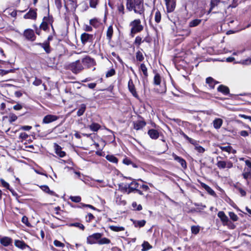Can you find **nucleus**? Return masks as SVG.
I'll use <instances>...</instances> for the list:
<instances>
[{"mask_svg": "<svg viewBox=\"0 0 251 251\" xmlns=\"http://www.w3.org/2000/svg\"><path fill=\"white\" fill-rule=\"evenodd\" d=\"M126 6L129 11L133 10L135 13L144 17L145 8L143 0H126Z\"/></svg>", "mask_w": 251, "mask_h": 251, "instance_id": "1", "label": "nucleus"}, {"mask_svg": "<svg viewBox=\"0 0 251 251\" xmlns=\"http://www.w3.org/2000/svg\"><path fill=\"white\" fill-rule=\"evenodd\" d=\"M102 234L100 233H94L87 238V243L89 244H98L99 245L108 244L110 240L105 237L101 238Z\"/></svg>", "mask_w": 251, "mask_h": 251, "instance_id": "2", "label": "nucleus"}, {"mask_svg": "<svg viewBox=\"0 0 251 251\" xmlns=\"http://www.w3.org/2000/svg\"><path fill=\"white\" fill-rule=\"evenodd\" d=\"M130 25L131 26V34H134L137 32H139L143 29V26L141 25V21L139 19L134 20L130 23Z\"/></svg>", "mask_w": 251, "mask_h": 251, "instance_id": "3", "label": "nucleus"}, {"mask_svg": "<svg viewBox=\"0 0 251 251\" xmlns=\"http://www.w3.org/2000/svg\"><path fill=\"white\" fill-rule=\"evenodd\" d=\"M70 69L73 73L77 74L82 71L84 67L79 60H77L70 64Z\"/></svg>", "mask_w": 251, "mask_h": 251, "instance_id": "4", "label": "nucleus"}, {"mask_svg": "<svg viewBox=\"0 0 251 251\" xmlns=\"http://www.w3.org/2000/svg\"><path fill=\"white\" fill-rule=\"evenodd\" d=\"M216 165L220 169H230L233 167V163L230 161H222L219 160L217 161Z\"/></svg>", "mask_w": 251, "mask_h": 251, "instance_id": "5", "label": "nucleus"}, {"mask_svg": "<svg viewBox=\"0 0 251 251\" xmlns=\"http://www.w3.org/2000/svg\"><path fill=\"white\" fill-rule=\"evenodd\" d=\"M52 22V19L50 17H44L42 23L40 25V28L42 29L44 31L47 30L49 28L48 25L51 24Z\"/></svg>", "mask_w": 251, "mask_h": 251, "instance_id": "6", "label": "nucleus"}, {"mask_svg": "<svg viewBox=\"0 0 251 251\" xmlns=\"http://www.w3.org/2000/svg\"><path fill=\"white\" fill-rule=\"evenodd\" d=\"M168 12H172L176 8V0H165Z\"/></svg>", "mask_w": 251, "mask_h": 251, "instance_id": "7", "label": "nucleus"}, {"mask_svg": "<svg viewBox=\"0 0 251 251\" xmlns=\"http://www.w3.org/2000/svg\"><path fill=\"white\" fill-rule=\"evenodd\" d=\"M93 35L86 33H83L81 35V41L82 44L85 45L87 42H91L93 40Z\"/></svg>", "mask_w": 251, "mask_h": 251, "instance_id": "8", "label": "nucleus"}, {"mask_svg": "<svg viewBox=\"0 0 251 251\" xmlns=\"http://www.w3.org/2000/svg\"><path fill=\"white\" fill-rule=\"evenodd\" d=\"M82 63H83V66L87 68H90V67L94 66L95 64L94 60L88 56L83 58L82 60Z\"/></svg>", "mask_w": 251, "mask_h": 251, "instance_id": "9", "label": "nucleus"}, {"mask_svg": "<svg viewBox=\"0 0 251 251\" xmlns=\"http://www.w3.org/2000/svg\"><path fill=\"white\" fill-rule=\"evenodd\" d=\"M0 243L4 247L10 246L12 243V239L7 236L1 237L0 235Z\"/></svg>", "mask_w": 251, "mask_h": 251, "instance_id": "10", "label": "nucleus"}, {"mask_svg": "<svg viewBox=\"0 0 251 251\" xmlns=\"http://www.w3.org/2000/svg\"><path fill=\"white\" fill-rule=\"evenodd\" d=\"M133 128L136 130L142 129L146 125V123L143 120L135 121L133 123Z\"/></svg>", "mask_w": 251, "mask_h": 251, "instance_id": "11", "label": "nucleus"}, {"mask_svg": "<svg viewBox=\"0 0 251 251\" xmlns=\"http://www.w3.org/2000/svg\"><path fill=\"white\" fill-rule=\"evenodd\" d=\"M24 36L28 40L34 41L35 39V36L33 30L27 29L24 32Z\"/></svg>", "mask_w": 251, "mask_h": 251, "instance_id": "12", "label": "nucleus"}, {"mask_svg": "<svg viewBox=\"0 0 251 251\" xmlns=\"http://www.w3.org/2000/svg\"><path fill=\"white\" fill-rule=\"evenodd\" d=\"M217 147L219 148L222 151L226 152L228 154L230 153H235L236 152V151L229 145L222 146L219 145Z\"/></svg>", "mask_w": 251, "mask_h": 251, "instance_id": "13", "label": "nucleus"}, {"mask_svg": "<svg viewBox=\"0 0 251 251\" xmlns=\"http://www.w3.org/2000/svg\"><path fill=\"white\" fill-rule=\"evenodd\" d=\"M58 117L57 116L53 115H47L43 119V123L44 124H49L57 120Z\"/></svg>", "mask_w": 251, "mask_h": 251, "instance_id": "14", "label": "nucleus"}, {"mask_svg": "<svg viewBox=\"0 0 251 251\" xmlns=\"http://www.w3.org/2000/svg\"><path fill=\"white\" fill-rule=\"evenodd\" d=\"M25 19H36L37 17V13L34 10H30L28 13H27L24 16Z\"/></svg>", "mask_w": 251, "mask_h": 251, "instance_id": "15", "label": "nucleus"}, {"mask_svg": "<svg viewBox=\"0 0 251 251\" xmlns=\"http://www.w3.org/2000/svg\"><path fill=\"white\" fill-rule=\"evenodd\" d=\"M173 156L174 157V159L177 162H179L182 168H185L186 167V162L185 160L183 159L182 158L178 156L176 154L173 153Z\"/></svg>", "mask_w": 251, "mask_h": 251, "instance_id": "16", "label": "nucleus"}, {"mask_svg": "<svg viewBox=\"0 0 251 251\" xmlns=\"http://www.w3.org/2000/svg\"><path fill=\"white\" fill-rule=\"evenodd\" d=\"M201 186L203 188H204L207 191V192L208 194H209L210 195L214 196V197L216 196V194L215 192H214V191L212 188H211L209 186H208L207 185H206V184H205L204 183H201Z\"/></svg>", "mask_w": 251, "mask_h": 251, "instance_id": "17", "label": "nucleus"}, {"mask_svg": "<svg viewBox=\"0 0 251 251\" xmlns=\"http://www.w3.org/2000/svg\"><path fill=\"white\" fill-rule=\"evenodd\" d=\"M15 246L18 248L24 250L26 248H29V246L26 245L24 241L16 240L15 241Z\"/></svg>", "mask_w": 251, "mask_h": 251, "instance_id": "18", "label": "nucleus"}, {"mask_svg": "<svg viewBox=\"0 0 251 251\" xmlns=\"http://www.w3.org/2000/svg\"><path fill=\"white\" fill-rule=\"evenodd\" d=\"M217 90L222 93L223 94L226 95L229 93V88L225 85H220L219 86V87L217 88Z\"/></svg>", "mask_w": 251, "mask_h": 251, "instance_id": "19", "label": "nucleus"}, {"mask_svg": "<svg viewBox=\"0 0 251 251\" xmlns=\"http://www.w3.org/2000/svg\"><path fill=\"white\" fill-rule=\"evenodd\" d=\"M148 134L152 139H156L159 137L158 132L156 130L153 129L149 130L148 131Z\"/></svg>", "mask_w": 251, "mask_h": 251, "instance_id": "20", "label": "nucleus"}, {"mask_svg": "<svg viewBox=\"0 0 251 251\" xmlns=\"http://www.w3.org/2000/svg\"><path fill=\"white\" fill-rule=\"evenodd\" d=\"M242 176L246 180L251 179V171L249 170L248 168H245L242 173Z\"/></svg>", "mask_w": 251, "mask_h": 251, "instance_id": "21", "label": "nucleus"}, {"mask_svg": "<svg viewBox=\"0 0 251 251\" xmlns=\"http://www.w3.org/2000/svg\"><path fill=\"white\" fill-rule=\"evenodd\" d=\"M41 189L45 192V193L54 196L55 195V193L53 191H51L49 187L47 185H41L40 186Z\"/></svg>", "mask_w": 251, "mask_h": 251, "instance_id": "22", "label": "nucleus"}, {"mask_svg": "<svg viewBox=\"0 0 251 251\" xmlns=\"http://www.w3.org/2000/svg\"><path fill=\"white\" fill-rule=\"evenodd\" d=\"M128 87L129 91L132 94L134 97H137V93L135 91L134 84L132 81V79H130L128 81Z\"/></svg>", "mask_w": 251, "mask_h": 251, "instance_id": "23", "label": "nucleus"}, {"mask_svg": "<svg viewBox=\"0 0 251 251\" xmlns=\"http://www.w3.org/2000/svg\"><path fill=\"white\" fill-rule=\"evenodd\" d=\"M218 217L224 223H226L228 221V218L223 211H219L218 213Z\"/></svg>", "mask_w": 251, "mask_h": 251, "instance_id": "24", "label": "nucleus"}, {"mask_svg": "<svg viewBox=\"0 0 251 251\" xmlns=\"http://www.w3.org/2000/svg\"><path fill=\"white\" fill-rule=\"evenodd\" d=\"M213 124L215 128L219 129L223 124V120L220 118H216L213 121Z\"/></svg>", "mask_w": 251, "mask_h": 251, "instance_id": "25", "label": "nucleus"}, {"mask_svg": "<svg viewBox=\"0 0 251 251\" xmlns=\"http://www.w3.org/2000/svg\"><path fill=\"white\" fill-rule=\"evenodd\" d=\"M201 22V19H194L193 20L191 21L189 23V26L190 27H193L198 26L199 25Z\"/></svg>", "mask_w": 251, "mask_h": 251, "instance_id": "26", "label": "nucleus"}, {"mask_svg": "<svg viewBox=\"0 0 251 251\" xmlns=\"http://www.w3.org/2000/svg\"><path fill=\"white\" fill-rule=\"evenodd\" d=\"M113 33V29L112 25H110L106 31L107 39L110 41L111 40Z\"/></svg>", "mask_w": 251, "mask_h": 251, "instance_id": "27", "label": "nucleus"}, {"mask_svg": "<svg viewBox=\"0 0 251 251\" xmlns=\"http://www.w3.org/2000/svg\"><path fill=\"white\" fill-rule=\"evenodd\" d=\"M128 185L129 190L131 191V193L134 190H137L136 189L138 187L139 184L136 181H133L130 184H129Z\"/></svg>", "mask_w": 251, "mask_h": 251, "instance_id": "28", "label": "nucleus"}, {"mask_svg": "<svg viewBox=\"0 0 251 251\" xmlns=\"http://www.w3.org/2000/svg\"><path fill=\"white\" fill-rule=\"evenodd\" d=\"M55 152L60 157H63L66 155L65 152L62 151L61 147L58 145L55 149Z\"/></svg>", "mask_w": 251, "mask_h": 251, "instance_id": "29", "label": "nucleus"}, {"mask_svg": "<svg viewBox=\"0 0 251 251\" xmlns=\"http://www.w3.org/2000/svg\"><path fill=\"white\" fill-rule=\"evenodd\" d=\"M109 227L111 230L115 232H119L125 230V227L121 226H110Z\"/></svg>", "mask_w": 251, "mask_h": 251, "instance_id": "30", "label": "nucleus"}, {"mask_svg": "<svg viewBox=\"0 0 251 251\" xmlns=\"http://www.w3.org/2000/svg\"><path fill=\"white\" fill-rule=\"evenodd\" d=\"M89 127L92 131L96 132L100 128V126L97 123H93L89 126Z\"/></svg>", "mask_w": 251, "mask_h": 251, "instance_id": "31", "label": "nucleus"}, {"mask_svg": "<svg viewBox=\"0 0 251 251\" xmlns=\"http://www.w3.org/2000/svg\"><path fill=\"white\" fill-rule=\"evenodd\" d=\"M39 45L44 49L47 53H49L50 52V50L49 42H46L43 43H40Z\"/></svg>", "mask_w": 251, "mask_h": 251, "instance_id": "32", "label": "nucleus"}, {"mask_svg": "<svg viewBox=\"0 0 251 251\" xmlns=\"http://www.w3.org/2000/svg\"><path fill=\"white\" fill-rule=\"evenodd\" d=\"M120 188L122 192L126 193L128 194L131 193L128 184L120 185Z\"/></svg>", "mask_w": 251, "mask_h": 251, "instance_id": "33", "label": "nucleus"}, {"mask_svg": "<svg viewBox=\"0 0 251 251\" xmlns=\"http://www.w3.org/2000/svg\"><path fill=\"white\" fill-rule=\"evenodd\" d=\"M106 158L107 160L113 163L117 164L118 162V158L113 155H107Z\"/></svg>", "mask_w": 251, "mask_h": 251, "instance_id": "34", "label": "nucleus"}, {"mask_svg": "<svg viewBox=\"0 0 251 251\" xmlns=\"http://www.w3.org/2000/svg\"><path fill=\"white\" fill-rule=\"evenodd\" d=\"M86 105L85 104H81L80 106V108L77 112V115L80 116L83 114L86 110Z\"/></svg>", "mask_w": 251, "mask_h": 251, "instance_id": "35", "label": "nucleus"}, {"mask_svg": "<svg viewBox=\"0 0 251 251\" xmlns=\"http://www.w3.org/2000/svg\"><path fill=\"white\" fill-rule=\"evenodd\" d=\"M142 251H147L152 248L151 246L146 241H144L142 245Z\"/></svg>", "mask_w": 251, "mask_h": 251, "instance_id": "36", "label": "nucleus"}, {"mask_svg": "<svg viewBox=\"0 0 251 251\" xmlns=\"http://www.w3.org/2000/svg\"><path fill=\"white\" fill-rule=\"evenodd\" d=\"M154 19H155V21L157 23H159L161 21V13L159 12V11L158 10L155 12Z\"/></svg>", "mask_w": 251, "mask_h": 251, "instance_id": "37", "label": "nucleus"}, {"mask_svg": "<svg viewBox=\"0 0 251 251\" xmlns=\"http://www.w3.org/2000/svg\"><path fill=\"white\" fill-rule=\"evenodd\" d=\"M136 58L137 60L140 62L142 61L144 59V56L140 51H138L136 52Z\"/></svg>", "mask_w": 251, "mask_h": 251, "instance_id": "38", "label": "nucleus"}, {"mask_svg": "<svg viewBox=\"0 0 251 251\" xmlns=\"http://www.w3.org/2000/svg\"><path fill=\"white\" fill-rule=\"evenodd\" d=\"M200 230V226H191V230L193 234H197Z\"/></svg>", "mask_w": 251, "mask_h": 251, "instance_id": "39", "label": "nucleus"}, {"mask_svg": "<svg viewBox=\"0 0 251 251\" xmlns=\"http://www.w3.org/2000/svg\"><path fill=\"white\" fill-rule=\"evenodd\" d=\"M117 9L119 12L121 13L122 15H123L125 14V7L123 3H121L118 4Z\"/></svg>", "mask_w": 251, "mask_h": 251, "instance_id": "40", "label": "nucleus"}, {"mask_svg": "<svg viewBox=\"0 0 251 251\" xmlns=\"http://www.w3.org/2000/svg\"><path fill=\"white\" fill-rule=\"evenodd\" d=\"M140 70L143 72L145 77L148 76L147 68L144 64H141L140 65Z\"/></svg>", "mask_w": 251, "mask_h": 251, "instance_id": "41", "label": "nucleus"}, {"mask_svg": "<svg viewBox=\"0 0 251 251\" xmlns=\"http://www.w3.org/2000/svg\"><path fill=\"white\" fill-rule=\"evenodd\" d=\"M220 2V0H211L210 2V10H212L214 7L217 6Z\"/></svg>", "mask_w": 251, "mask_h": 251, "instance_id": "42", "label": "nucleus"}, {"mask_svg": "<svg viewBox=\"0 0 251 251\" xmlns=\"http://www.w3.org/2000/svg\"><path fill=\"white\" fill-rule=\"evenodd\" d=\"M206 82L211 89L214 88L216 82L214 81V79H206Z\"/></svg>", "mask_w": 251, "mask_h": 251, "instance_id": "43", "label": "nucleus"}, {"mask_svg": "<svg viewBox=\"0 0 251 251\" xmlns=\"http://www.w3.org/2000/svg\"><path fill=\"white\" fill-rule=\"evenodd\" d=\"M71 226H75L79 228V229L83 230L85 228L84 226L79 223H74L71 224Z\"/></svg>", "mask_w": 251, "mask_h": 251, "instance_id": "44", "label": "nucleus"}, {"mask_svg": "<svg viewBox=\"0 0 251 251\" xmlns=\"http://www.w3.org/2000/svg\"><path fill=\"white\" fill-rule=\"evenodd\" d=\"M144 42L140 36H137L134 41V44L139 47L142 42Z\"/></svg>", "mask_w": 251, "mask_h": 251, "instance_id": "45", "label": "nucleus"}, {"mask_svg": "<svg viewBox=\"0 0 251 251\" xmlns=\"http://www.w3.org/2000/svg\"><path fill=\"white\" fill-rule=\"evenodd\" d=\"M229 216L230 217V218L233 221H237L238 219L237 215L233 212H229Z\"/></svg>", "mask_w": 251, "mask_h": 251, "instance_id": "46", "label": "nucleus"}, {"mask_svg": "<svg viewBox=\"0 0 251 251\" xmlns=\"http://www.w3.org/2000/svg\"><path fill=\"white\" fill-rule=\"evenodd\" d=\"M70 199L73 202H79L81 201V197L79 196H71Z\"/></svg>", "mask_w": 251, "mask_h": 251, "instance_id": "47", "label": "nucleus"}, {"mask_svg": "<svg viewBox=\"0 0 251 251\" xmlns=\"http://www.w3.org/2000/svg\"><path fill=\"white\" fill-rule=\"evenodd\" d=\"M195 149L200 153H203L205 151L204 149L201 146H200L198 144H197V145L195 146Z\"/></svg>", "mask_w": 251, "mask_h": 251, "instance_id": "48", "label": "nucleus"}, {"mask_svg": "<svg viewBox=\"0 0 251 251\" xmlns=\"http://www.w3.org/2000/svg\"><path fill=\"white\" fill-rule=\"evenodd\" d=\"M53 244L54 246L57 247L64 248L65 246V245L63 243H61V242L57 240H55L54 241Z\"/></svg>", "mask_w": 251, "mask_h": 251, "instance_id": "49", "label": "nucleus"}, {"mask_svg": "<svg viewBox=\"0 0 251 251\" xmlns=\"http://www.w3.org/2000/svg\"><path fill=\"white\" fill-rule=\"evenodd\" d=\"M22 222L25 224L26 226L31 227V224L28 222V218L26 216H23L22 219Z\"/></svg>", "mask_w": 251, "mask_h": 251, "instance_id": "50", "label": "nucleus"}, {"mask_svg": "<svg viewBox=\"0 0 251 251\" xmlns=\"http://www.w3.org/2000/svg\"><path fill=\"white\" fill-rule=\"evenodd\" d=\"M161 87V88L160 89L156 88V89L158 91L159 93H163L165 92L166 88L164 82H163V83L162 84Z\"/></svg>", "mask_w": 251, "mask_h": 251, "instance_id": "51", "label": "nucleus"}, {"mask_svg": "<svg viewBox=\"0 0 251 251\" xmlns=\"http://www.w3.org/2000/svg\"><path fill=\"white\" fill-rule=\"evenodd\" d=\"M115 70L113 69H111L108 71H107V72L106 74V76L107 77H111L113 76L115 74Z\"/></svg>", "mask_w": 251, "mask_h": 251, "instance_id": "52", "label": "nucleus"}, {"mask_svg": "<svg viewBox=\"0 0 251 251\" xmlns=\"http://www.w3.org/2000/svg\"><path fill=\"white\" fill-rule=\"evenodd\" d=\"M146 224V221L143 220L141 221H138L136 223H135V226H138L139 227H143L145 226Z\"/></svg>", "mask_w": 251, "mask_h": 251, "instance_id": "53", "label": "nucleus"}, {"mask_svg": "<svg viewBox=\"0 0 251 251\" xmlns=\"http://www.w3.org/2000/svg\"><path fill=\"white\" fill-rule=\"evenodd\" d=\"M70 4L71 5V9H75V8L77 7V4L76 1L74 0H70L69 1Z\"/></svg>", "mask_w": 251, "mask_h": 251, "instance_id": "54", "label": "nucleus"}, {"mask_svg": "<svg viewBox=\"0 0 251 251\" xmlns=\"http://www.w3.org/2000/svg\"><path fill=\"white\" fill-rule=\"evenodd\" d=\"M90 7L95 8L97 5V0H88Z\"/></svg>", "mask_w": 251, "mask_h": 251, "instance_id": "55", "label": "nucleus"}, {"mask_svg": "<svg viewBox=\"0 0 251 251\" xmlns=\"http://www.w3.org/2000/svg\"><path fill=\"white\" fill-rule=\"evenodd\" d=\"M237 189L238 190L239 192L240 193V194L242 197H244V196H246V192L244 189H243L242 188H241L240 187L237 188Z\"/></svg>", "mask_w": 251, "mask_h": 251, "instance_id": "56", "label": "nucleus"}, {"mask_svg": "<svg viewBox=\"0 0 251 251\" xmlns=\"http://www.w3.org/2000/svg\"><path fill=\"white\" fill-rule=\"evenodd\" d=\"M55 4L58 9H60L62 7L61 0H55Z\"/></svg>", "mask_w": 251, "mask_h": 251, "instance_id": "57", "label": "nucleus"}, {"mask_svg": "<svg viewBox=\"0 0 251 251\" xmlns=\"http://www.w3.org/2000/svg\"><path fill=\"white\" fill-rule=\"evenodd\" d=\"M0 181H1V183L2 185L4 187H5V188H7V189H8L10 190V189H9V184H8L7 182H6L5 181H4L3 179H1Z\"/></svg>", "mask_w": 251, "mask_h": 251, "instance_id": "58", "label": "nucleus"}, {"mask_svg": "<svg viewBox=\"0 0 251 251\" xmlns=\"http://www.w3.org/2000/svg\"><path fill=\"white\" fill-rule=\"evenodd\" d=\"M123 163L126 165H129L132 164L131 161L127 158H125L123 161Z\"/></svg>", "mask_w": 251, "mask_h": 251, "instance_id": "59", "label": "nucleus"}, {"mask_svg": "<svg viewBox=\"0 0 251 251\" xmlns=\"http://www.w3.org/2000/svg\"><path fill=\"white\" fill-rule=\"evenodd\" d=\"M88 218L87 219V221L88 222H90L91 221H92V219L94 218V216L91 213H89L87 215V216L86 217V218Z\"/></svg>", "mask_w": 251, "mask_h": 251, "instance_id": "60", "label": "nucleus"}, {"mask_svg": "<svg viewBox=\"0 0 251 251\" xmlns=\"http://www.w3.org/2000/svg\"><path fill=\"white\" fill-rule=\"evenodd\" d=\"M20 137L23 139H26L28 137V135L25 132H23L20 134Z\"/></svg>", "mask_w": 251, "mask_h": 251, "instance_id": "61", "label": "nucleus"}, {"mask_svg": "<svg viewBox=\"0 0 251 251\" xmlns=\"http://www.w3.org/2000/svg\"><path fill=\"white\" fill-rule=\"evenodd\" d=\"M240 134L243 137H246L249 135L248 132L246 130H242L240 131Z\"/></svg>", "mask_w": 251, "mask_h": 251, "instance_id": "62", "label": "nucleus"}, {"mask_svg": "<svg viewBox=\"0 0 251 251\" xmlns=\"http://www.w3.org/2000/svg\"><path fill=\"white\" fill-rule=\"evenodd\" d=\"M13 108L15 110H19L22 108V106L20 104H17L13 106Z\"/></svg>", "mask_w": 251, "mask_h": 251, "instance_id": "63", "label": "nucleus"}, {"mask_svg": "<svg viewBox=\"0 0 251 251\" xmlns=\"http://www.w3.org/2000/svg\"><path fill=\"white\" fill-rule=\"evenodd\" d=\"M245 164L249 168L248 169H250V170H251V161L249 160H246L245 161Z\"/></svg>", "mask_w": 251, "mask_h": 251, "instance_id": "64", "label": "nucleus"}]
</instances>
